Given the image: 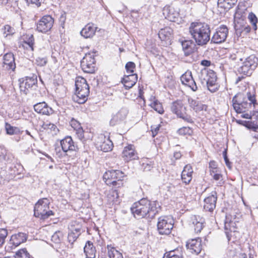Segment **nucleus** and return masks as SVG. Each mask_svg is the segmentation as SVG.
Returning a JSON list of instances; mask_svg holds the SVG:
<instances>
[{"label": "nucleus", "mask_w": 258, "mask_h": 258, "mask_svg": "<svg viewBox=\"0 0 258 258\" xmlns=\"http://www.w3.org/2000/svg\"><path fill=\"white\" fill-rule=\"evenodd\" d=\"M160 206L157 201L142 199L134 204L131 210L134 216L140 218L148 216L153 218L158 213Z\"/></svg>", "instance_id": "obj_1"}, {"label": "nucleus", "mask_w": 258, "mask_h": 258, "mask_svg": "<svg viewBox=\"0 0 258 258\" xmlns=\"http://www.w3.org/2000/svg\"><path fill=\"white\" fill-rule=\"evenodd\" d=\"M189 32L198 45L206 44L210 39V28L206 23L198 22L191 23Z\"/></svg>", "instance_id": "obj_2"}, {"label": "nucleus", "mask_w": 258, "mask_h": 258, "mask_svg": "<svg viewBox=\"0 0 258 258\" xmlns=\"http://www.w3.org/2000/svg\"><path fill=\"white\" fill-rule=\"evenodd\" d=\"M255 102V97L250 93H247V96L238 93L232 99V105L237 113H244L251 107V104Z\"/></svg>", "instance_id": "obj_3"}, {"label": "nucleus", "mask_w": 258, "mask_h": 258, "mask_svg": "<svg viewBox=\"0 0 258 258\" xmlns=\"http://www.w3.org/2000/svg\"><path fill=\"white\" fill-rule=\"evenodd\" d=\"M76 94L73 96V100L79 104L84 103L88 99L89 94V87L86 79L79 76L75 81Z\"/></svg>", "instance_id": "obj_4"}, {"label": "nucleus", "mask_w": 258, "mask_h": 258, "mask_svg": "<svg viewBox=\"0 0 258 258\" xmlns=\"http://www.w3.org/2000/svg\"><path fill=\"white\" fill-rule=\"evenodd\" d=\"M198 77L202 84H206L208 90L211 92H215L218 90L217 76L213 71L206 69H203L199 73Z\"/></svg>", "instance_id": "obj_5"}, {"label": "nucleus", "mask_w": 258, "mask_h": 258, "mask_svg": "<svg viewBox=\"0 0 258 258\" xmlns=\"http://www.w3.org/2000/svg\"><path fill=\"white\" fill-rule=\"evenodd\" d=\"M124 177V173L120 170H108L104 174L103 180L108 185L120 187L123 184L122 180Z\"/></svg>", "instance_id": "obj_6"}, {"label": "nucleus", "mask_w": 258, "mask_h": 258, "mask_svg": "<svg viewBox=\"0 0 258 258\" xmlns=\"http://www.w3.org/2000/svg\"><path fill=\"white\" fill-rule=\"evenodd\" d=\"M49 201L47 198L39 200L34 207V215L36 217L45 220L53 215L52 211L49 210Z\"/></svg>", "instance_id": "obj_7"}, {"label": "nucleus", "mask_w": 258, "mask_h": 258, "mask_svg": "<svg viewBox=\"0 0 258 258\" xmlns=\"http://www.w3.org/2000/svg\"><path fill=\"white\" fill-rule=\"evenodd\" d=\"M257 58L254 55H251L246 58L239 68L238 72L245 75H249L257 67Z\"/></svg>", "instance_id": "obj_8"}, {"label": "nucleus", "mask_w": 258, "mask_h": 258, "mask_svg": "<svg viewBox=\"0 0 258 258\" xmlns=\"http://www.w3.org/2000/svg\"><path fill=\"white\" fill-rule=\"evenodd\" d=\"M173 227V220L172 219L166 216H162L159 218L157 229L160 234H169Z\"/></svg>", "instance_id": "obj_9"}, {"label": "nucleus", "mask_w": 258, "mask_h": 258, "mask_svg": "<svg viewBox=\"0 0 258 258\" xmlns=\"http://www.w3.org/2000/svg\"><path fill=\"white\" fill-rule=\"evenodd\" d=\"M171 110L174 113L184 120L188 122H192L191 117L186 114V107L181 101L178 100L173 102L171 106Z\"/></svg>", "instance_id": "obj_10"}, {"label": "nucleus", "mask_w": 258, "mask_h": 258, "mask_svg": "<svg viewBox=\"0 0 258 258\" xmlns=\"http://www.w3.org/2000/svg\"><path fill=\"white\" fill-rule=\"evenodd\" d=\"M19 81L20 91L24 95H27L29 92V89L37 83V77L35 76L20 79Z\"/></svg>", "instance_id": "obj_11"}, {"label": "nucleus", "mask_w": 258, "mask_h": 258, "mask_svg": "<svg viewBox=\"0 0 258 258\" xmlns=\"http://www.w3.org/2000/svg\"><path fill=\"white\" fill-rule=\"evenodd\" d=\"M81 66L84 72L93 73L95 70V60L93 55L86 54L81 61Z\"/></svg>", "instance_id": "obj_12"}, {"label": "nucleus", "mask_w": 258, "mask_h": 258, "mask_svg": "<svg viewBox=\"0 0 258 258\" xmlns=\"http://www.w3.org/2000/svg\"><path fill=\"white\" fill-rule=\"evenodd\" d=\"M27 235L23 232H18L13 234L8 242V247L10 250L15 248L27 239Z\"/></svg>", "instance_id": "obj_13"}, {"label": "nucleus", "mask_w": 258, "mask_h": 258, "mask_svg": "<svg viewBox=\"0 0 258 258\" xmlns=\"http://www.w3.org/2000/svg\"><path fill=\"white\" fill-rule=\"evenodd\" d=\"M54 20L49 15L43 16L37 24V30L42 33H46L49 31L53 24Z\"/></svg>", "instance_id": "obj_14"}, {"label": "nucleus", "mask_w": 258, "mask_h": 258, "mask_svg": "<svg viewBox=\"0 0 258 258\" xmlns=\"http://www.w3.org/2000/svg\"><path fill=\"white\" fill-rule=\"evenodd\" d=\"M228 33V29L226 26L218 28L212 37L211 41L215 43H221L226 40Z\"/></svg>", "instance_id": "obj_15"}, {"label": "nucleus", "mask_w": 258, "mask_h": 258, "mask_svg": "<svg viewBox=\"0 0 258 258\" xmlns=\"http://www.w3.org/2000/svg\"><path fill=\"white\" fill-rule=\"evenodd\" d=\"M97 145L100 150L105 152L110 151L113 147V143L110 140L109 137H107L104 135L102 134L98 137Z\"/></svg>", "instance_id": "obj_16"}, {"label": "nucleus", "mask_w": 258, "mask_h": 258, "mask_svg": "<svg viewBox=\"0 0 258 258\" xmlns=\"http://www.w3.org/2000/svg\"><path fill=\"white\" fill-rule=\"evenodd\" d=\"M163 14L165 18L171 22H175L179 13L178 9L171 6H166L163 9Z\"/></svg>", "instance_id": "obj_17"}, {"label": "nucleus", "mask_w": 258, "mask_h": 258, "mask_svg": "<svg viewBox=\"0 0 258 258\" xmlns=\"http://www.w3.org/2000/svg\"><path fill=\"white\" fill-rule=\"evenodd\" d=\"M3 67L7 71H15L16 66L14 55L12 53H7L4 55Z\"/></svg>", "instance_id": "obj_18"}, {"label": "nucleus", "mask_w": 258, "mask_h": 258, "mask_svg": "<svg viewBox=\"0 0 258 258\" xmlns=\"http://www.w3.org/2000/svg\"><path fill=\"white\" fill-rule=\"evenodd\" d=\"M182 84L189 87L192 91H196L198 89L196 83L194 80L191 72H186L180 77Z\"/></svg>", "instance_id": "obj_19"}, {"label": "nucleus", "mask_w": 258, "mask_h": 258, "mask_svg": "<svg viewBox=\"0 0 258 258\" xmlns=\"http://www.w3.org/2000/svg\"><path fill=\"white\" fill-rule=\"evenodd\" d=\"M217 202V192L213 191L211 195L204 200V208L206 211L212 212L216 207Z\"/></svg>", "instance_id": "obj_20"}, {"label": "nucleus", "mask_w": 258, "mask_h": 258, "mask_svg": "<svg viewBox=\"0 0 258 258\" xmlns=\"http://www.w3.org/2000/svg\"><path fill=\"white\" fill-rule=\"evenodd\" d=\"M127 113L128 111L126 108L120 109L115 115L112 116L110 120V125L114 126L120 123L125 119Z\"/></svg>", "instance_id": "obj_21"}, {"label": "nucleus", "mask_w": 258, "mask_h": 258, "mask_svg": "<svg viewBox=\"0 0 258 258\" xmlns=\"http://www.w3.org/2000/svg\"><path fill=\"white\" fill-rule=\"evenodd\" d=\"M34 110L42 115H49L53 113V110L45 102L38 103L34 105Z\"/></svg>", "instance_id": "obj_22"}, {"label": "nucleus", "mask_w": 258, "mask_h": 258, "mask_svg": "<svg viewBox=\"0 0 258 258\" xmlns=\"http://www.w3.org/2000/svg\"><path fill=\"white\" fill-rule=\"evenodd\" d=\"M122 157L126 162L137 159V154L135 151L134 146L130 145L125 147L122 151Z\"/></svg>", "instance_id": "obj_23"}, {"label": "nucleus", "mask_w": 258, "mask_h": 258, "mask_svg": "<svg viewBox=\"0 0 258 258\" xmlns=\"http://www.w3.org/2000/svg\"><path fill=\"white\" fill-rule=\"evenodd\" d=\"M186 246L187 248L190 250L191 252L196 254H199L202 248L201 238L191 239L187 243Z\"/></svg>", "instance_id": "obj_24"}, {"label": "nucleus", "mask_w": 258, "mask_h": 258, "mask_svg": "<svg viewBox=\"0 0 258 258\" xmlns=\"http://www.w3.org/2000/svg\"><path fill=\"white\" fill-rule=\"evenodd\" d=\"M97 28L94 24L89 23L82 29L80 34L85 38H91L95 35Z\"/></svg>", "instance_id": "obj_25"}, {"label": "nucleus", "mask_w": 258, "mask_h": 258, "mask_svg": "<svg viewBox=\"0 0 258 258\" xmlns=\"http://www.w3.org/2000/svg\"><path fill=\"white\" fill-rule=\"evenodd\" d=\"M60 145L64 152L75 151L76 147L71 137H67L60 141Z\"/></svg>", "instance_id": "obj_26"}, {"label": "nucleus", "mask_w": 258, "mask_h": 258, "mask_svg": "<svg viewBox=\"0 0 258 258\" xmlns=\"http://www.w3.org/2000/svg\"><path fill=\"white\" fill-rule=\"evenodd\" d=\"M138 79L137 74H128L122 78V83L126 89H130L136 83Z\"/></svg>", "instance_id": "obj_27"}, {"label": "nucleus", "mask_w": 258, "mask_h": 258, "mask_svg": "<svg viewBox=\"0 0 258 258\" xmlns=\"http://www.w3.org/2000/svg\"><path fill=\"white\" fill-rule=\"evenodd\" d=\"M191 220L194 225L195 232H200L204 227V219L200 216L194 215L191 217Z\"/></svg>", "instance_id": "obj_28"}, {"label": "nucleus", "mask_w": 258, "mask_h": 258, "mask_svg": "<svg viewBox=\"0 0 258 258\" xmlns=\"http://www.w3.org/2000/svg\"><path fill=\"white\" fill-rule=\"evenodd\" d=\"M193 170L191 166L188 164L184 166V169L181 173V179L185 184H188L191 179Z\"/></svg>", "instance_id": "obj_29"}, {"label": "nucleus", "mask_w": 258, "mask_h": 258, "mask_svg": "<svg viewBox=\"0 0 258 258\" xmlns=\"http://www.w3.org/2000/svg\"><path fill=\"white\" fill-rule=\"evenodd\" d=\"M86 258H95L96 256V249L93 244L90 241H88L84 248Z\"/></svg>", "instance_id": "obj_30"}, {"label": "nucleus", "mask_w": 258, "mask_h": 258, "mask_svg": "<svg viewBox=\"0 0 258 258\" xmlns=\"http://www.w3.org/2000/svg\"><path fill=\"white\" fill-rule=\"evenodd\" d=\"M172 29L171 28L165 27L159 31V37L162 41L169 40L172 37Z\"/></svg>", "instance_id": "obj_31"}, {"label": "nucleus", "mask_w": 258, "mask_h": 258, "mask_svg": "<svg viewBox=\"0 0 258 258\" xmlns=\"http://www.w3.org/2000/svg\"><path fill=\"white\" fill-rule=\"evenodd\" d=\"M71 126L76 131V133L80 140L84 138V131L80 123L75 119H72L70 121Z\"/></svg>", "instance_id": "obj_32"}, {"label": "nucleus", "mask_w": 258, "mask_h": 258, "mask_svg": "<svg viewBox=\"0 0 258 258\" xmlns=\"http://www.w3.org/2000/svg\"><path fill=\"white\" fill-rule=\"evenodd\" d=\"M181 44L185 55L188 56L193 52L195 44L191 40L182 41Z\"/></svg>", "instance_id": "obj_33"}, {"label": "nucleus", "mask_w": 258, "mask_h": 258, "mask_svg": "<svg viewBox=\"0 0 258 258\" xmlns=\"http://www.w3.org/2000/svg\"><path fill=\"white\" fill-rule=\"evenodd\" d=\"M237 0H218V5L226 10L232 8L236 4Z\"/></svg>", "instance_id": "obj_34"}, {"label": "nucleus", "mask_w": 258, "mask_h": 258, "mask_svg": "<svg viewBox=\"0 0 258 258\" xmlns=\"http://www.w3.org/2000/svg\"><path fill=\"white\" fill-rule=\"evenodd\" d=\"M189 102L190 107L196 112L207 109V106L199 101L191 99Z\"/></svg>", "instance_id": "obj_35"}, {"label": "nucleus", "mask_w": 258, "mask_h": 258, "mask_svg": "<svg viewBox=\"0 0 258 258\" xmlns=\"http://www.w3.org/2000/svg\"><path fill=\"white\" fill-rule=\"evenodd\" d=\"M163 258H183L182 252L178 249L171 250L165 253Z\"/></svg>", "instance_id": "obj_36"}, {"label": "nucleus", "mask_w": 258, "mask_h": 258, "mask_svg": "<svg viewBox=\"0 0 258 258\" xmlns=\"http://www.w3.org/2000/svg\"><path fill=\"white\" fill-rule=\"evenodd\" d=\"M107 248L108 255L109 258H123L122 253L115 248L108 246Z\"/></svg>", "instance_id": "obj_37"}, {"label": "nucleus", "mask_w": 258, "mask_h": 258, "mask_svg": "<svg viewBox=\"0 0 258 258\" xmlns=\"http://www.w3.org/2000/svg\"><path fill=\"white\" fill-rule=\"evenodd\" d=\"M5 128L7 134L10 135L17 134L20 133V130L18 127L13 126L8 123H6Z\"/></svg>", "instance_id": "obj_38"}, {"label": "nucleus", "mask_w": 258, "mask_h": 258, "mask_svg": "<svg viewBox=\"0 0 258 258\" xmlns=\"http://www.w3.org/2000/svg\"><path fill=\"white\" fill-rule=\"evenodd\" d=\"M3 35L5 37L12 35L15 33L14 29L9 25H6L2 29Z\"/></svg>", "instance_id": "obj_39"}, {"label": "nucleus", "mask_w": 258, "mask_h": 258, "mask_svg": "<svg viewBox=\"0 0 258 258\" xmlns=\"http://www.w3.org/2000/svg\"><path fill=\"white\" fill-rule=\"evenodd\" d=\"M63 238V234L60 231L55 232L51 236V241L55 243H59Z\"/></svg>", "instance_id": "obj_40"}, {"label": "nucleus", "mask_w": 258, "mask_h": 258, "mask_svg": "<svg viewBox=\"0 0 258 258\" xmlns=\"http://www.w3.org/2000/svg\"><path fill=\"white\" fill-rule=\"evenodd\" d=\"M34 38L32 35H31L28 38L27 40L24 41V47H25L27 49H30L31 50H33V45H34Z\"/></svg>", "instance_id": "obj_41"}, {"label": "nucleus", "mask_w": 258, "mask_h": 258, "mask_svg": "<svg viewBox=\"0 0 258 258\" xmlns=\"http://www.w3.org/2000/svg\"><path fill=\"white\" fill-rule=\"evenodd\" d=\"M30 254L26 248H23L18 250L15 256V258H29Z\"/></svg>", "instance_id": "obj_42"}, {"label": "nucleus", "mask_w": 258, "mask_h": 258, "mask_svg": "<svg viewBox=\"0 0 258 258\" xmlns=\"http://www.w3.org/2000/svg\"><path fill=\"white\" fill-rule=\"evenodd\" d=\"M8 234V230L5 228L0 229V248L5 243V239Z\"/></svg>", "instance_id": "obj_43"}, {"label": "nucleus", "mask_w": 258, "mask_h": 258, "mask_svg": "<svg viewBox=\"0 0 258 258\" xmlns=\"http://www.w3.org/2000/svg\"><path fill=\"white\" fill-rule=\"evenodd\" d=\"M151 106L152 108H153L155 111L160 114H162L164 112L162 104L157 101H155L152 103H151Z\"/></svg>", "instance_id": "obj_44"}, {"label": "nucleus", "mask_w": 258, "mask_h": 258, "mask_svg": "<svg viewBox=\"0 0 258 258\" xmlns=\"http://www.w3.org/2000/svg\"><path fill=\"white\" fill-rule=\"evenodd\" d=\"M228 218H226V221H225V222L224 227H225V229L226 230L225 231V233H226V234L227 235V236L228 237H229V236H228V232L227 231L229 230L231 232L233 231V227H234V223H233L232 221H231L228 222Z\"/></svg>", "instance_id": "obj_45"}, {"label": "nucleus", "mask_w": 258, "mask_h": 258, "mask_svg": "<svg viewBox=\"0 0 258 258\" xmlns=\"http://www.w3.org/2000/svg\"><path fill=\"white\" fill-rule=\"evenodd\" d=\"M248 18L249 20L250 23L252 24L254 30H256L257 19L256 16L253 13H250L248 15Z\"/></svg>", "instance_id": "obj_46"}, {"label": "nucleus", "mask_w": 258, "mask_h": 258, "mask_svg": "<svg viewBox=\"0 0 258 258\" xmlns=\"http://www.w3.org/2000/svg\"><path fill=\"white\" fill-rule=\"evenodd\" d=\"M9 10L13 13L19 14L20 11V8L18 7V4L17 1H15L11 4Z\"/></svg>", "instance_id": "obj_47"}, {"label": "nucleus", "mask_w": 258, "mask_h": 258, "mask_svg": "<svg viewBox=\"0 0 258 258\" xmlns=\"http://www.w3.org/2000/svg\"><path fill=\"white\" fill-rule=\"evenodd\" d=\"M71 231L68 234V240L73 243L79 237L78 233H75L73 229H71Z\"/></svg>", "instance_id": "obj_48"}, {"label": "nucleus", "mask_w": 258, "mask_h": 258, "mask_svg": "<svg viewBox=\"0 0 258 258\" xmlns=\"http://www.w3.org/2000/svg\"><path fill=\"white\" fill-rule=\"evenodd\" d=\"M36 63L40 67L46 65L47 62V59L46 57L39 56L36 58Z\"/></svg>", "instance_id": "obj_49"}, {"label": "nucleus", "mask_w": 258, "mask_h": 258, "mask_svg": "<svg viewBox=\"0 0 258 258\" xmlns=\"http://www.w3.org/2000/svg\"><path fill=\"white\" fill-rule=\"evenodd\" d=\"M178 133L181 135H190L192 133V130L189 127H183L178 130Z\"/></svg>", "instance_id": "obj_50"}, {"label": "nucleus", "mask_w": 258, "mask_h": 258, "mask_svg": "<svg viewBox=\"0 0 258 258\" xmlns=\"http://www.w3.org/2000/svg\"><path fill=\"white\" fill-rule=\"evenodd\" d=\"M135 68V64L131 61L128 62L125 65V69L126 72L128 74H133L134 71V69Z\"/></svg>", "instance_id": "obj_51"}, {"label": "nucleus", "mask_w": 258, "mask_h": 258, "mask_svg": "<svg viewBox=\"0 0 258 258\" xmlns=\"http://www.w3.org/2000/svg\"><path fill=\"white\" fill-rule=\"evenodd\" d=\"M255 116L258 118V112H253L252 114L251 111L249 113H244L242 115V117L247 119H251L253 116Z\"/></svg>", "instance_id": "obj_52"}, {"label": "nucleus", "mask_w": 258, "mask_h": 258, "mask_svg": "<svg viewBox=\"0 0 258 258\" xmlns=\"http://www.w3.org/2000/svg\"><path fill=\"white\" fill-rule=\"evenodd\" d=\"M235 29H236V30L237 31H238V30H239V31L241 32H244L245 33H248L250 31V28L248 25L243 26L242 27L241 29H239L238 28V25H235Z\"/></svg>", "instance_id": "obj_53"}, {"label": "nucleus", "mask_w": 258, "mask_h": 258, "mask_svg": "<svg viewBox=\"0 0 258 258\" xmlns=\"http://www.w3.org/2000/svg\"><path fill=\"white\" fill-rule=\"evenodd\" d=\"M211 175L213 176L214 179L217 181L221 180L222 177L221 174L217 173V170H211Z\"/></svg>", "instance_id": "obj_54"}, {"label": "nucleus", "mask_w": 258, "mask_h": 258, "mask_svg": "<svg viewBox=\"0 0 258 258\" xmlns=\"http://www.w3.org/2000/svg\"><path fill=\"white\" fill-rule=\"evenodd\" d=\"M226 154H227V152H226V151L225 150L223 152V156H224V160H225L226 165L229 168H230V162H229V161L228 159Z\"/></svg>", "instance_id": "obj_55"}, {"label": "nucleus", "mask_w": 258, "mask_h": 258, "mask_svg": "<svg viewBox=\"0 0 258 258\" xmlns=\"http://www.w3.org/2000/svg\"><path fill=\"white\" fill-rule=\"evenodd\" d=\"M209 167L211 169L210 171L211 170H214V171L217 170V166L216 165L215 162H214V161H211L210 162Z\"/></svg>", "instance_id": "obj_56"}, {"label": "nucleus", "mask_w": 258, "mask_h": 258, "mask_svg": "<svg viewBox=\"0 0 258 258\" xmlns=\"http://www.w3.org/2000/svg\"><path fill=\"white\" fill-rule=\"evenodd\" d=\"M160 125H158V126H156L155 127H153L152 126V132L153 134V137H155L158 133V132L160 128Z\"/></svg>", "instance_id": "obj_57"}, {"label": "nucleus", "mask_w": 258, "mask_h": 258, "mask_svg": "<svg viewBox=\"0 0 258 258\" xmlns=\"http://www.w3.org/2000/svg\"><path fill=\"white\" fill-rule=\"evenodd\" d=\"M71 227H72L71 229H74V231L75 232V233H78L79 236L81 234V226L80 225H78L76 228L73 227L72 225L71 226Z\"/></svg>", "instance_id": "obj_58"}, {"label": "nucleus", "mask_w": 258, "mask_h": 258, "mask_svg": "<svg viewBox=\"0 0 258 258\" xmlns=\"http://www.w3.org/2000/svg\"><path fill=\"white\" fill-rule=\"evenodd\" d=\"M66 20V14L64 13V14H61L59 18V22L61 23V25H62L64 24Z\"/></svg>", "instance_id": "obj_59"}, {"label": "nucleus", "mask_w": 258, "mask_h": 258, "mask_svg": "<svg viewBox=\"0 0 258 258\" xmlns=\"http://www.w3.org/2000/svg\"><path fill=\"white\" fill-rule=\"evenodd\" d=\"M211 62L210 60H206V59L203 60L201 62V64L202 66H205V67L210 66L211 65Z\"/></svg>", "instance_id": "obj_60"}, {"label": "nucleus", "mask_w": 258, "mask_h": 258, "mask_svg": "<svg viewBox=\"0 0 258 258\" xmlns=\"http://www.w3.org/2000/svg\"><path fill=\"white\" fill-rule=\"evenodd\" d=\"M28 4H34L38 5L40 4L39 0H26Z\"/></svg>", "instance_id": "obj_61"}, {"label": "nucleus", "mask_w": 258, "mask_h": 258, "mask_svg": "<svg viewBox=\"0 0 258 258\" xmlns=\"http://www.w3.org/2000/svg\"><path fill=\"white\" fill-rule=\"evenodd\" d=\"M181 154L180 152H175L174 154V157L176 159H179L181 157Z\"/></svg>", "instance_id": "obj_62"}, {"label": "nucleus", "mask_w": 258, "mask_h": 258, "mask_svg": "<svg viewBox=\"0 0 258 258\" xmlns=\"http://www.w3.org/2000/svg\"><path fill=\"white\" fill-rule=\"evenodd\" d=\"M44 125L45 126H48V128H50L51 129V128L54 129L56 127V126H55L53 124H51V123H49L48 124H44ZM44 128H45L46 127H44Z\"/></svg>", "instance_id": "obj_63"}, {"label": "nucleus", "mask_w": 258, "mask_h": 258, "mask_svg": "<svg viewBox=\"0 0 258 258\" xmlns=\"http://www.w3.org/2000/svg\"><path fill=\"white\" fill-rule=\"evenodd\" d=\"M242 78H243V77H238L236 81V84H237L239 81H240Z\"/></svg>", "instance_id": "obj_64"}]
</instances>
